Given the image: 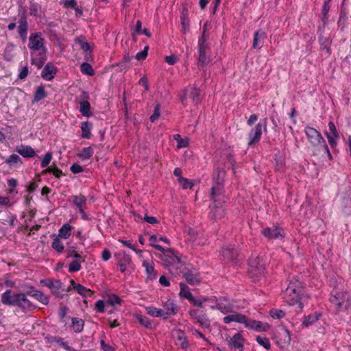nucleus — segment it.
Wrapping results in <instances>:
<instances>
[{"instance_id": "13d9d810", "label": "nucleus", "mask_w": 351, "mask_h": 351, "mask_svg": "<svg viewBox=\"0 0 351 351\" xmlns=\"http://www.w3.org/2000/svg\"><path fill=\"white\" fill-rule=\"evenodd\" d=\"M285 312L280 309H272L270 311V315L273 318L280 319L285 316Z\"/></svg>"}, {"instance_id": "c756f323", "label": "nucleus", "mask_w": 351, "mask_h": 351, "mask_svg": "<svg viewBox=\"0 0 351 351\" xmlns=\"http://www.w3.org/2000/svg\"><path fill=\"white\" fill-rule=\"evenodd\" d=\"M225 176H226V172L223 169H220V168L216 169V170L213 174V180H214L215 184H223Z\"/></svg>"}, {"instance_id": "338daca9", "label": "nucleus", "mask_w": 351, "mask_h": 351, "mask_svg": "<svg viewBox=\"0 0 351 351\" xmlns=\"http://www.w3.org/2000/svg\"><path fill=\"white\" fill-rule=\"evenodd\" d=\"M206 38L205 37L204 32H202V36L199 38L198 44H199V49H201L202 47L203 49H206Z\"/></svg>"}, {"instance_id": "f03ea898", "label": "nucleus", "mask_w": 351, "mask_h": 351, "mask_svg": "<svg viewBox=\"0 0 351 351\" xmlns=\"http://www.w3.org/2000/svg\"><path fill=\"white\" fill-rule=\"evenodd\" d=\"M304 294L302 283L297 278L291 280L287 288L284 292V299L289 305L299 303V309H302V305L300 302Z\"/></svg>"}, {"instance_id": "c9c22d12", "label": "nucleus", "mask_w": 351, "mask_h": 351, "mask_svg": "<svg viewBox=\"0 0 351 351\" xmlns=\"http://www.w3.org/2000/svg\"><path fill=\"white\" fill-rule=\"evenodd\" d=\"M71 321H72L71 326L75 332H80L82 331V330L84 328V322L83 319H79L77 317H73L71 319Z\"/></svg>"}, {"instance_id": "c03bdc74", "label": "nucleus", "mask_w": 351, "mask_h": 351, "mask_svg": "<svg viewBox=\"0 0 351 351\" xmlns=\"http://www.w3.org/2000/svg\"><path fill=\"white\" fill-rule=\"evenodd\" d=\"M72 227L69 224H64L59 230L58 236L65 239H68L71 236V231Z\"/></svg>"}, {"instance_id": "e2e57ef3", "label": "nucleus", "mask_w": 351, "mask_h": 351, "mask_svg": "<svg viewBox=\"0 0 351 351\" xmlns=\"http://www.w3.org/2000/svg\"><path fill=\"white\" fill-rule=\"evenodd\" d=\"M51 158H52L51 154L49 152L47 153L41 161V167H46L50 163Z\"/></svg>"}, {"instance_id": "37998d69", "label": "nucleus", "mask_w": 351, "mask_h": 351, "mask_svg": "<svg viewBox=\"0 0 351 351\" xmlns=\"http://www.w3.org/2000/svg\"><path fill=\"white\" fill-rule=\"evenodd\" d=\"M180 295L181 297H184L189 300L190 299H192V293H191L189 287L184 283L180 282Z\"/></svg>"}, {"instance_id": "774afa93", "label": "nucleus", "mask_w": 351, "mask_h": 351, "mask_svg": "<svg viewBox=\"0 0 351 351\" xmlns=\"http://www.w3.org/2000/svg\"><path fill=\"white\" fill-rule=\"evenodd\" d=\"M27 75H28V67H27V66H25L22 67L18 76L21 80H24L27 77Z\"/></svg>"}, {"instance_id": "2f4dec72", "label": "nucleus", "mask_w": 351, "mask_h": 351, "mask_svg": "<svg viewBox=\"0 0 351 351\" xmlns=\"http://www.w3.org/2000/svg\"><path fill=\"white\" fill-rule=\"evenodd\" d=\"M183 277L186 280V282L191 285H195L199 282L198 275L193 274L191 271L184 272Z\"/></svg>"}, {"instance_id": "49530a36", "label": "nucleus", "mask_w": 351, "mask_h": 351, "mask_svg": "<svg viewBox=\"0 0 351 351\" xmlns=\"http://www.w3.org/2000/svg\"><path fill=\"white\" fill-rule=\"evenodd\" d=\"M81 71L82 73L88 75L89 76H92L94 75V70L92 66L87 62H84L81 64Z\"/></svg>"}, {"instance_id": "7ed1b4c3", "label": "nucleus", "mask_w": 351, "mask_h": 351, "mask_svg": "<svg viewBox=\"0 0 351 351\" xmlns=\"http://www.w3.org/2000/svg\"><path fill=\"white\" fill-rule=\"evenodd\" d=\"M305 133L309 143L315 148L327 154L330 159L332 155L329 151L328 147L321 133L313 128L307 126L305 128Z\"/></svg>"}, {"instance_id": "5701e85b", "label": "nucleus", "mask_w": 351, "mask_h": 351, "mask_svg": "<svg viewBox=\"0 0 351 351\" xmlns=\"http://www.w3.org/2000/svg\"><path fill=\"white\" fill-rule=\"evenodd\" d=\"M56 73V67L51 64H47L43 68L41 75L42 77L47 80H51L54 77V75Z\"/></svg>"}, {"instance_id": "680f3d73", "label": "nucleus", "mask_w": 351, "mask_h": 351, "mask_svg": "<svg viewBox=\"0 0 351 351\" xmlns=\"http://www.w3.org/2000/svg\"><path fill=\"white\" fill-rule=\"evenodd\" d=\"M330 5L327 3H324L322 9V20L323 21L327 20L328 19V13L330 10Z\"/></svg>"}, {"instance_id": "8fccbe9b", "label": "nucleus", "mask_w": 351, "mask_h": 351, "mask_svg": "<svg viewBox=\"0 0 351 351\" xmlns=\"http://www.w3.org/2000/svg\"><path fill=\"white\" fill-rule=\"evenodd\" d=\"M5 162L10 166H12L14 164L22 163V160L19 155L14 154L10 156L9 158L6 159Z\"/></svg>"}, {"instance_id": "1a4fd4ad", "label": "nucleus", "mask_w": 351, "mask_h": 351, "mask_svg": "<svg viewBox=\"0 0 351 351\" xmlns=\"http://www.w3.org/2000/svg\"><path fill=\"white\" fill-rule=\"evenodd\" d=\"M221 252L225 261L231 262L234 264L237 263L239 254L235 248L231 246H228L223 247Z\"/></svg>"}, {"instance_id": "864d4df0", "label": "nucleus", "mask_w": 351, "mask_h": 351, "mask_svg": "<svg viewBox=\"0 0 351 351\" xmlns=\"http://www.w3.org/2000/svg\"><path fill=\"white\" fill-rule=\"evenodd\" d=\"M51 246L58 252H62L64 250V245L59 238H56L53 239Z\"/></svg>"}, {"instance_id": "6e6d98bb", "label": "nucleus", "mask_w": 351, "mask_h": 351, "mask_svg": "<svg viewBox=\"0 0 351 351\" xmlns=\"http://www.w3.org/2000/svg\"><path fill=\"white\" fill-rule=\"evenodd\" d=\"M81 261L74 260L69 265V271L70 272H75L80 270L81 269V265L80 262Z\"/></svg>"}, {"instance_id": "412c9836", "label": "nucleus", "mask_w": 351, "mask_h": 351, "mask_svg": "<svg viewBox=\"0 0 351 351\" xmlns=\"http://www.w3.org/2000/svg\"><path fill=\"white\" fill-rule=\"evenodd\" d=\"M346 300V293L342 292H335L332 294L330 301L335 306L339 308L341 307L342 304L344 303Z\"/></svg>"}, {"instance_id": "bf43d9fd", "label": "nucleus", "mask_w": 351, "mask_h": 351, "mask_svg": "<svg viewBox=\"0 0 351 351\" xmlns=\"http://www.w3.org/2000/svg\"><path fill=\"white\" fill-rule=\"evenodd\" d=\"M160 105L159 104L156 105V106L154 108V113L150 117V121L152 122H154L156 120H157L160 117Z\"/></svg>"}, {"instance_id": "4be33fe9", "label": "nucleus", "mask_w": 351, "mask_h": 351, "mask_svg": "<svg viewBox=\"0 0 351 351\" xmlns=\"http://www.w3.org/2000/svg\"><path fill=\"white\" fill-rule=\"evenodd\" d=\"M178 263L175 261V263L171 264L168 267V271L173 275H179L181 273H184L186 267L184 263L178 258Z\"/></svg>"}, {"instance_id": "72a5a7b5", "label": "nucleus", "mask_w": 351, "mask_h": 351, "mask_svg": "<svg viewBox=\"0 0 351 351\" xmlns=\"http://www.w3.org/2000/svg\"><path fill=\"white\" fill-rule=\"evenodd\" d=\"M92 128V123L84 121L82 123L81 130L82 132V137L83 138L88 139L90 137V131Z\"/></svg>"}, {"instance_id": "79ce46f5", "label": "nucleus", "mask_w": 351, "mask_h": 351, "mask_svg": "<svg viewBox=\"0 0 351 351\" xmlns=\"http://www.w3.org/2000/svg\"><path fill=\"white\" fill-rule=\"evenodd\" d=\"M209 58L207 56L206 49H199L198 63L199 64L206 65L208 63Z\"/></svg>"}, {"instance_id": "a878e982", "label": "nucleus", "mask_w": 351, "mask_h": 351, "mask_svg": "<svg viewBox=\"0 0 351 351\" xmlns=\"http://www.w3.org/2000/svg\"><path fill=\"white\" fill-rule=\"evenodd\" d=\"M165 316L173 315L178 313V308L171 300H168L164 306Z\"/></svg>"}, {"instance_id": "4468645a", "label": "nucleus", "mask_w": 351, "mask_h": 351, "mask_svg": "<svg viewBox=\"0 0 351 351\" xmlns=\"http://www.w3.org/2000/svg\"><path fill=\"white\" fill-rule=\"evenodd\" d=\"M212 308H217L223 314L232 312L233 310L232 305L225 298L217 300L215 306H212Z\"/></svg>"}, {"instance_id": "052dcab7", "label": "nucleus", "mask_w": 351, "mask_h": 351, "mask_svg": "<svg viewBox=\"0 0 351 351\" xmlns=\"http://www.w3.org/2000/svg\"><path fill=\"white\" fill-rule=\"evenodd\" d=\"M148 49L149 47L146 46L143 51L136 53L135 58L137 60H144L147 56Z\"/></svg>"}, {"instance_id": "7c9ffc66", "label": "nucleus", "mask_w": 351, "mask_h": 351, "mask_svg": "<svg viewBox=\"0 0 351 351\" xmlns=\"http://www.w3.org/2000/svg\"><path fill=\"white\" fill-rule=\"evenodd\" d=\"M115 257L118 261V264H123L130 265L132 263L130 256L127 254L125 252H119L115 254Z\"/></svg>"}, {"instance_id": "6ab92c4d", "label": "nucleus", "mask_w": 351, "mask_h": 351, "mask_svg": "<svg viewBox=\"0 0 351 351\" xmlns=\"http://www.w3.org/2000/svg\"><path fill=\"white\" fill-rule=\"evenodd\" d=\"M16 151L24 158H32L36 156L35 151L29 145H21L17 146Z\"/></svg>"}, {"instance_id": "4c0bfd02", "label": "nucleus", "mask_w": 351, "mask_h": 351, "mask_svg": "<svg viewBox=\"0 0 351 351\" xmlns=\"http://www.w3.org/2000/svg\"><path fill=\"white\" fill-rule=\"evenodd\" d=\"M62 289L64 291V289H62V283L60 280H56L54 282V285H52L51 287V292L53 295H55L56 297L59 298H63V294L60 293V290Z\"/></svg>"}, {"instance_id": "6e6552de", "label": "nucleus", "mask_w": 351, "mask_h": 351, "mask_svg": "<svg viewBox=\"0 0 351 351\" xmlns=\"http://www.w3.org/2000/svg\"><path fill=\"white\" fill-rule=\"evenodd\" d=\"M210 197L214 203L221 204L225 202L223 184H214L211 188Z\"/></svg>"}, {"instance_id": "09e8293b", "label": "nucleus", "mask_w": 351, "mask_h": 351, "mask_svg": "<svg viewBox=\"0 0 351 351\" xmlns=\"http://www.w3.org/2000/svg\"><path fill=\"white\" fill-rule=\"evenodd\" d=\"M136 319L142 326L146 327L147 328H151L152 327V324L147 317L138 315H136Z\"/></svg>"}, {"instance_id": "393cba45", "label": "nucleus", "mask_w": 351, "mask_h": 351, "mask_svg": "<svg viewBox=\"0 0 351 351\" xmlns=\"http://www.w3.org/2000/svg\"><path fill=\"white\" fill-rule=\"evenodd\" d=\"M71 287L76 289L77 293L84 297H86L88 295H90L93 293L90 289L86 288L80 284H76L74 280H71V287L69 289H70Z\"/></svg>"}, {"instance_id": "a19ab883", "label": "nucleus", "mask_w": 351, "mask_h": 351, "mask_svg": "<svg viewBox=\"0 0 351 351\" xmlns=\"http://www.w3.org/2000/svg\"><path fill=\"white\" fill-rule=\"evenodd\" d=\"M319 315L317 314V313L304 317L302 325L307 327L317 322L319 319Z\"/></svg>"}, {"instance_id": "f8f14e48", "label": "nucleus", "mask_w": 351, "mask_h": 351, "mask_svg": "<svg viewBox=\"0 0 351 351\" xmlns=\"http://www.w3.org/2000/svg\"><path fill=\"white\" fill-rule=\"evenodd\" d=\"M328 128L330 132H326L325 134L326 135L329 144L331 145V147H333L336 146L337 141L339 138V135L336 129L335 125L332 121H330L328 123Z\"/></svg>"}, {"instance_id": "4d7b16f0", "label": "nucleus", "mask_w": 351, "mask_h": 351, "mask_svg": "<svg viewBox=\"0 0 351 351\" xmlns=\"http://www.w3.org/2000/svg\"><path fill=\"white\" fill-rule=\"evenodd\" d=\"M107 304H110L111 306H114L115 304H121V299L116 295H111L108 297V299L106 301Z\"/></svg>"}, {"instance_id": "423d86ee", "label": "nucleus", "mask_w": 351, "mask_h": 351, "mask_svg": "<svg viewBox=\"0 0 351 351\" xmlns=\"http://www.w3.org/2000/svg\"><path fill=\"white\" fill-rule=\"evenodd\" d=\"M29 47L34 51L39 52H45L44 48V38L40 32L31 34L29 39Z\"/></svg>"}, {"instance_id": "f257e3e1", "label": "nucleus", "mask_w": 351, "mask_h": 351, "mask_svg": "<svg viewBox=\"0 0 351 351\" xmlns=\"http://www.w3.org/2000/svg\"><path fill=\"white\" fill-rule=\"evenodd\" d=\"M28 295L32 296V292L12 294V291L8 289L2 294L1 302L5 305L17 306L24 311H33L37 306L28 298Z\"/></svg>"}, {"instance_id": "a18cd8bd", "label": "nucleus", "mask_w": 351, "mask_h": 351, "mask_svg": "<svg viewBox=\"0 0 351 351\" xmlns=\"http://www.w3.org/2000/svg\"><path fill=\"white\" fill-rule=\"evenodd\" d=\"M39 55L40 56V57L39 58L38 60H37L35 58H32V64H35L36 66H37V67L38 69L41 68L45 63V52H39Z\"/></svg>"}, {"instance_id": "ddd939ff", "label": "nucleus", "mask_w": 351, "mask_h": 351, "mask_svg": "<svg viewBox=\"0 0 351 351\" xmlns=\"http://www.w3.org/2000/svg\"><path fill=\"white\" fill-rule=\"evenodd\" d=\"M262 134V125L261 123H258L255 127L252 129L249 134V141L248 145L252 146V145L259 142Z\"/></svg>"}, {"instance_id": "69168bd1", "label": "nucleus", "mask_w": 351, "mask_h": 351, "mask_svg": "<svg viewBox=\"0 0 351 351\" xmlns=\"http://www.w3.org/2000/svg\"><path fill=\"white\" fill-rule=\"evenodd\" d=\"M64 6L65 8H74L75 10H78V7L77 6V2L75 1V0L66 1L64 3Z\"/></svg>"}, {"instance_id": "603ef678", "label": "nucleus", "mask_w": 351, "mask_h": 351, "mask_svg": "<svg viewBox=\"0 0 351 351\" xmlns=\"http://www.w3.org/2000/svg\"><path fill=\"white\" fill-rule=\"evenodd\" d=\"M256 341L267 350H269L271 348L270 342L266 337L258 336L256 337Z\"/></svg>"}, {"instance_id": "5fc2aeb1", "label": "nucleus", "mask_w": 351, "mask_h": 351, "mask_svg": "<svg viewBox=\"0 0 351 351\" xmlns=\"http://www.w3.org/2000/svg\"><path fill=\"white\" fill-rule=\"evenodd\" d=\"M178 181L184 189H191L193 186V183L184 178H180Z\"/></svg>"}, {"instance_id": "20e7f679", "label": "nucleus", "mask_w": 351, "mask_h": 351, "mask_svg": "<svg viewBox=\"0 0 351 351\" xmlns=\"http://www.w3.org/2000/svg\"><path fill=\"white\" fill-rule=\"evenodd\" d=\"M265 271V263L258 256L250 258L248 272L252 278L254 280H258L264 274Z\"/></svg>"}, {"instance_id": "a211bd4d", "label": "nucleus", "mask_w": 351, "mask_h": 351, "mask_svg": "<svg viewBox=\"0 0 351 351\" xmlns=\"http://www.w3.org/2000/svg\"><path fill=\"white\" fill-rule=\"evenodd\" d=\"M245 327L250 328L256 331H265L269 328V326L267 324H263L260 321L252 319L249 321L247 320L245 323Z\"/></svg>"}, {"instance_id": "2eb2a0df", "label": "nucleus", "mask_w": 351, "mask_h": 351, "mask_svg": "<svg viewBox=\"0 0 351 351\" xmlns=\"http://www.w3.org/2000/svg\"><path fill=\"white\" fill-rule=\"evenodd\" d=\"M178 256H176L173 250L170 248L167 249L165 252L161 256V259L165 263V267L168 269L169 265L175 263V261L178 263Z\"/></svg>"}, {"instance_id": "473e14b6", "label": "nucleus", "mask_w": 351, "mask_h": 351, "mask_svg": "<svg viewBox=\"0 0 351 351\" xmlns=\"http://www.w3.org/2000/svg\"><path fill=\"white\" fill-rule=\"evenodd\" d=\"M214 204H215V205H214L213 208H212V210L210 213L211 217L215 219H220L224 215L225 212H224L223 209H222L221 207V204H219L218 203H214Z\"/></svg>"}, {"instance_id": "f3484780", "label": "nucleus", "mask_w": 351, "mask_h": 351, "mask_svg": "<svg viewBox=\"0 0 351 351\" xmlns=\"http://www.w3.org/2000/svg\"><path fill=\"white\" fill-rule=\"evenodd\" d=\"M28 29V23L27 21V19L25 14L23 13L21 16L19 25L18 27L19 34L20 37L22 38L23 41H25L27 38Z\"/></svg>"}, {"instance_id": "b1692460", "label": "nucleus", "mask_w": 351, "mask_h": 351, "mask_svg": "<svg viewBox=\"0 0 351 351\" xmlns=\"http://www.w3.org/2000/svg\"><path fill=\"white\" fill-rule=\"evenodd\" d=\"M265 38V32L260 29L255 32L253 39V48L260 49L263 47V42Z\"/></svg>"}, {"instance_id": "9b49d317", "label": "nucleus", "mask_w": 351, "mask_h": 351, "mask_svg": "<svg viewBox=\"0 0 351 351\" xmlns=\"http://www.w3.org/2000/svg\"><path fill=\"white\" fill-rule=\"evenodd\" d=\"M190 316L195 319L204 328L210 327V321L205 314L200 313L199 310L195 309L189 311Z\"/></svg>"}, {"instance_id": "0e129e2a", "label": "nucleus", "mask_w": 351, "mask_h": 351, "mask_svg": "<svg viewBox=\"0 0 351 351\" xmlns=\"http://www.w3.org/2000/svg\"><path fill=\"white\" fill-rule=\"evenodd\" d=\"M67 257H74L82 259V261L83 262L84 261V258H83L82 256L73 249H69L67 250Z\"/></svg>"}, {"instance_id": "0eeeda50", "label": "nucleus", "mask_w": 351, "mask_h": 351, "mask_svg": "<svg viewBox=\"0 0 351 351\" xmlns=\"http://www.w3.org/2000/svg\"><path fill=\"white\" fill-rule=\"evenodd\" d=\"M275 339L280 348H285L287 347L291 341L289 332L284 328H280L275 335Z\"/></svg>"}, {"instance_id": "cd10ccee", "label": "nucleus", "mask_w": 351, "mask_h": 351, "mask_svg": "<svg viewBox=\"0 0 351 351\" xmlns=\"http://www.w3.org/2000/svg\"><path fill=\"white\" fill-rule=\"evenodd\" d=\"M244 344L243 339L239 333H236L230 341V345L234 348H243Z\"/></svg>"}, {"instance_id": "e433bc0d", "label": "nucleus", "mask_w": 351, "mask_h": 351, "mask_svg": "<svg viewBox=\"0 0 351 351\" xmlns=\"http://www.w3.org/2000/svg\"><path fill=\"white\" fill-rule=\"evenodd\" d=\"M32 296L35 298L42 304L47 305L49 304V300L48 296L45 295L43 292L39 291H34L32 292Z\"/></svg>"}, {"instance_id": "9d476101", "label": "nucleus", "mask_w": 351, "mask_h": 351, "mask_svg": "<svg viewBox=\"0 0 351 351\" xmlns=\"http://www.w3.org/2000/svg\"><path fill=\"white\" fill-rule=\"evenodd\" d=\"M72 198L73 202L82 215V219L85 220L88 219V215L84 210V207L86 206L87 202L86 197L84 195L80 194L79 195L73 196Z\"/></svg>"}, {"instance_id": "f704fd0d", "label": "nucleus", "mask_w": 351, "mask_h": 351, "mask_svg": "<svg viewBox=\"0 0 351 351\" xmlns=\"http://www.w3.org/2000/svg\"><path fill=\"white\" fill-rule=\"evenodd\" d=\"M143 266L145 268L147 274V278L150 280L156 278V274L154 272V265L152 263L143 261Z\"/></svg>"}, {"instance_id": "39448f33", "label": "nucleus", "mask_w": 351, "mask_h": 351, "mask_svg": "<svg viewBox=\"0 0 351 351\" xmlns=\"http://www.w3.org/2000/svg\"><path fill=\"white\" fill-rule=\"evenodd\" d=\"M189 99L194 105H197L201 101L200 90L195 86H188L183 90L180 95V100L184 106L187 104Z\"/></svg>"}, {"instance_id": "c85d7f7f", "label": "nucleus", "mask_w": 351, "mask_h": 351, "mask_svg": "<svg viewBox=\"0 0 351 351\" xmlns=\"http://www.w3.org/2000/svg\"><path fill=\"white\" fill-rule=\"evenodd\" d=\"M146 312L151 316L156 317H163L167 319V317L165 316L164 310L162 308H158L154 306H147L145 308Z\"/></svg>"}, {"instance_id": "de8ad7c7", "label": "nucleus", "mask_w": 351, "mask_h": 351, "mask_svg": "<svg viewBox=\"0 0 351 351\" xmlns=\"http://www.w3.org/2000/svg\"><path fill=\"white\" fill-rule=\"evenodd\" d=\"M46 97L45 90L43 86H38L34 95V100L39 101Z\"/></svg>"}, {"instance_id": "dca6fc26", "label": "nucleus", "mask_w": 351, "mask_h": 351, "mask_svg": "<svg viewBox=\"0 0 351 351\" xmlns=\"http://www.w3.org/2000/svg\"><path fill=\"white\" fill-rule=\"evenodd\" d=\"M262 233L269 239H278L283 237L282 230L278 227L276 226L266 228L263 230Z\"/></svg>"}, {"instance_id": "58836bf2", "label": "nucleus", "mask_w": 351, "mask_h": 351, "mask_svg": "<svg viewBox=\"0 0 351 351\" xmlns=\"http://www.w3.org/2000/svg\"><path fill=\"white\" fill-rule=\"evenodd\" d=\"M94 154V150L91 147H87L82 149L78 156L82 160H86L90 158Z\"/></svg>"}, {"instance_id": "ea45409f", "label": "nucleus", "mask_w": 351, "mask_h": 351, "mask_svg": "<svg viewBox=\"0 0 351 351\" xmlns=\"http://www.w3.org/2000/svg\"><path fill=\"white\" fill-rule=\"evenodd\" d=\"M80 111L84 117H89L90 115V105L87 101H81L80 103Z\"/></svg>"}, {"instance_id": "3c124183", "label": "nucleus", "mask_w": 351, "mask_h": 351, "mask_svg": "<svg viewBox=\"0 0 351 351\" xmlns=\"http://www.w3.org/2000/svg\"><path fill=\"white\" fill-rule=\"evenodd\" d=\"M319 41L321 45V49L322 50H326L327 53L330 54V49H329V41L326 38H324L322 36L319 37Z\"/></svg>"}, {"instance_id": "bb28decb", "label": "nucleus", "mask_w": 351, "mask_h": 351, "mask_svg": "<svg viewBox=\"0 0 351 351\" xmlns=\"http://www.w3.org/2000/svg\"><path fill=\"white\" fill-rule=\"evenodd\" d=\"M176 344L182 349H186L189 346L188 341L184 333L182 331H178L176 333Z\"/></svg>"}, {"instance_id": "aec40b11", "label": "nucleus", "mask_w": 351, "mask_h": 351, "mask_svg": "<svg viewBox=\"0 0 351 351\" xmlns=\"http://www.w3.org/2000/svg\"><path fill=\"white\" fill-rule=\"evenodd\" d=\"M223 320L225 324H230L232 322H235L245 324L247 321V317L240 313H233L224 317Z\"/></svg>"}]
</instances>
